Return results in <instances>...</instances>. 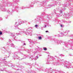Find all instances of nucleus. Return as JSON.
Segmentation results:
<instances>
[{
  "mask_svg": "<svg viewBox=\"0 0 73 73\" xmlns=\"http://www.w3.org/2000/svg\"><path fill=\"white\" fill-rule=\"evenodd\" d=\"M68 33V31L66 30H64L63 31V33H61V35H64V36H66L67 35V34Z\"/></svg>",
  "mask_w": 73,
  "mask_h": 73,
  "instance_id": "f257e3e1",
  "label": "nucleus"
},
{
  "mask_svg": "<svg viewBox=\"0 0 73 73\" xmlns=\"http://www.w3.org/2000/svg\"><path fill=\"white\" fill-rule=\"evenodd\" d=\"M16 25H17V26H18L19 25V24H18V25H17V24H16Z\"/></svg>",
  "mask_w": 73,
  "mask_h": 73,
  "instance_id": "9d476101",
  "label": "nucleus"
},
{
  "mask_svg": "<svg viewBox=\"0 0 73 73\" xmlns=\"http://www.w3.org/2000/svg\"><path fill=\"white\" fill-rule=\"evenodd\" d=\"M39 40H41V37H40L38 38Z\"/></svg>",
  "mask_w": 73,
  "mask_h": 73,
  "instance_id": "f03ea898",
  "label": "nucleus"
},
{
  "mask_svg": "<svg viewBox=\"0 0 73 73\" xmlns=\"http://www.w3.org/2000/svg\"><path fill=\"white\" fill-rule=\"evenodd\" d=\"M13 45L12 46H13V44H12Z\"/></svg>",
  "mask_w": 73,
  "mask_h": 73,
  "instance_id": "ddd939ff",
  "label": "nucleus"
},
{
  "mask_svg": "<svg viewBox=\"0 0 73 73\" xmlns=\"http://www.w3.org/2000/svg\"><path fill=\"white\" fill-rule=\"evenodd\" d=\"M46 27V25L45 26H44V28H45V27Z\"/></svg>",
  "mask_w": 73,
  "mask_h": 73,
  "instance_id": "1a4fd4ad",
  "label": "nucleus"
},
{
  "mask_svg": "<svg viewBox=\"0 0 73 73\" xmlns=\"http://www.w3.org/2000/svg\"><path fill=\"white\" fill-rule=\"evenodd\" d=\"M18 23H17V24H18Z\"/></svg>",
  "mask_w": 73,
  "mask_h": 73,
  "instance_id": "4468645a",
  "label": "nucleus"
},
{
  "mask_svg": "<svg viewBox=\"0 0 73 73\" xmlns=\"http://www.w3.org/2000/svg\"><path fill=\"white\" fill-rule=\"evenodd\" d=\"M36 58H38V57H36Z\"/></svg>",
  "mask_w": 73,
  "mask_h": 73,
  "instance_id": "9b49d317",
  "label": "nucleus"
},
{
  "mask_svg": "<svg viewBox=\"0 0 73 73\" xmlns=\"http://www.w3.org/2000/svg\"><path fill=\"white\" fill-rule=\"evenodd\" d=\"M46 33H47V32H48V31H46Z\"/></svg>",
  "mask_w": 73,
  "mask_h": 73,
  "instance_id": "423d86ee",
  "label": "nucleus"
},
{
  "mask_svg": "<svg viewBox=\"0 0 73 73\" xmlns=\"http://www.w3.org/2000/svg\"><path fill=\"white\" fill-rule=\"evenodd\" d=\"M24 45H26V44H25V43H24Z\"/></svg>",
  "mask_w": 73,
  "mask_h": 73,
  "instance_id": "6e6552de",
  "label": "nucleus"
},
{
  "mask_svg": "<svg viewBox=\"0 0 73 73\" xmlns=\"http://www.w3.org/2000/svg\"><path fill=\"white\" fill-rule=\"evenodd\" d=\"M44 50H46V48H43Z\"/></svg>",
  "mask_w": 73,
  "mask_h": 73,
  "instance_id": "7ed1b4c3",
  "label": "nucleus"
},
{
  "mask_svg": "<svg viewBox=\"0 0 73 73\" xmlns=\"http://www.w3.org/2000/svg\"><path fill=\"white\" fill-rule=\"evenodd\" d=\"M0 35H2V32H0Z\"/></svg>",
  "mask_w": 73,
  "mask_h": 73,
  "instance_id": "20e7f679",
  "label": "nucleus"
},
{
  "mask_svg": "<svg viewBox=\"0 0 73 73\" xmlns=\"http://www.w3.org/2000/svg\"><path fill=\"white\" fill-rule=\"evenodd\" d=\"M61 27H62V25H60Z\"/></svg>",
  "mask_w": 73,
  "mask_h": 73,
  "instance_id": "0eeeda50",
  "label": "nucleus"
},
{
  "mask_svg": "<svg viewBox=\"0 0 73 73\" xmlns=\"http://www.w3.org/2000/svg\"><path fill=\"white\" fill-rule=\"evenodd\" d=\"M69 23H71V21H70V22H69Z\"/></svg>",
  "mask_w": 73,
  "mask_h": 73,
  "instance_id": "f8f14e48",
  "label": "nucleus"
},
{
  "mask_svg": "<svg viewBox=\"0 0 73 73\" xmlns=\"http://www.w3.org/2000/svg\"><path fill=\"white\" fill-rule=\"evenodd\" d=\"M38 26V25H35V27H37Z\"/></svg>",
  "mask_w": 73,
  "mask_h": 73,
  "instance_id": "39448f33",
  "label": "nucleus"
}]
</instances>
